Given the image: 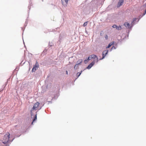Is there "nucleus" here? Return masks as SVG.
<instances>
[{
  "mask_svg": "<svg viewBox=\"0 0 146 146\" xmlns=\"http://www.w3.org/2000/svg\"><path fill=\"white\" fill-rule=\"evenodd\" d=\"M39 104L40 103L38 102H36L34 104L31 111V116L33 115L34 111L38 109Z\"/></svg>",
  "mask_w": 146,
  "mask_h": 146,
  "instance_id": "obj_2",
  "label": "nucleus"
},
{
  "mask_svg": "<svg viewBox=\"0 0 146 146\" xmlns=\"http://www.w3.org/2000/svg\"><path fill=\"white\" fill-rule=\"evenodd\" d=\"M124 25L125 26V27L126 28L129 29V28L130 24L128 23H127V22H125L124 23Z\"/></svg>",
  "mask_w": 146,
  "mask_h": 146,
  "instance_id": "obj_9",
  "label": "nucleus"
},
{
  "mask_svg": "<svg viewBox=\"0 0 146 146\" xmlns=\"http://www.w3.org/2000/svg\"><path fill=\"white\" fill-rule=\"evenodd\" d=\"M84 62L85 63V64L87 62V60H85L84 61Z\"/></svg>",
  "mask_w": 146,
  "mask_h": 146,
  "instance_id": "obj_20",
  "label": "nucleus"
},
{
  "mask_svg": "<svg viewBox=\"0 0 146 146\" xmlns=\"http://www.w3.org/2000/svg\"><path fill=\"white\" fill-rule=\"evenodd\" d=\"M146 13H145H145H143V16Z\"/></svg>",
  "mask_w": 146,
  "mask_h": 146,
  "instance_id": "obj_21",
  "label": "nucleus"
},
{
  "mask_svg": "<svg viewBox=\"0 0 146 146\" xmlns=\"http://www.w3.org/2000/svg\"><path fill=\"white\" fill-rule=\"evenodd\" d=\"M116 29H117L118 30H121V29L122 28L121 26H119V27H117V26Z\"/></svg>",
  "mask_w": 146,
  "mask_h": 146,
  "instance_id": "obj_14",
  "label": "nucleus"
},
{
  "mask_svg": "<svg viewBox=\"0 0 146 146\" xmlns=\"http://www.w3.org/2000/svg\"><path fill=\"white\" fill-rule=\"evenodd\" d=\"M108 50H106L104 51L102 53V58L100 60H102L104 58L106 55L108 54Z\"/></svg>",
  "mask_w": 146,
  "mask_h": 146,
  "instance_id": "obj_5",
  "label": "nucleus"
},
{
  "mask_svg": "<svg viewBox=\"0 0 146 146\" xmlns=\"http://www.w3.org/2000/svg\"><path fill=\"white\" fill-rule=\"evenodd\" d=\"M79 67V65L78 64H76L75 66H74V68L75 70H76Z\"/></svg>",
  "mask_w": 146,
  "mask_h": 146,
  "instance_id": "obj_13",
  "label": "nucleus"
},
{
  "mask_svg": "<svg viewBox=\"0 0 146 146\" xmlns=\"http://www.w3.org/2000/svg\"><path fill=\"white\" fill-rule=\"evenodd\" d=\"M82 62V59H80L79 60L77 61V64L79 65L80 64H81Z\"/></svg>",
  "mask_w": 146,
  "mask_h": 146,
  "instance_id": "obj_11",
  "label": "nucleus"
},
{
  "mask_svg": "<svg viewBox=\"0 0 146 146\" xmlns=\"http://www.w3.org/2000/svg\"><path fill=\"white\" fill-rule=\"evenodd\" d=\"M113 48H115V47L114 46H113L112 48L111 49H113Z\"/></svg>",
  "mask_w": 146,
  "mask_h": 146,
  "instance_id": "obj_23",
  "label": "nucleus"
},
{
  "mask_svg": "<svg viewBox=\"0 0 146 146\" xmlns=\"http://www.w3.org/2000/svg\"><path fill=\"white\" fill-rule=\"evenodd\" d=\"M95 63V60H94L87 67V68L88 69H90L94 65Z\"/></svg>",
  "mask_w": 146,
  "mask_h": 146,
  "instance_id": "obj_8",
  "label": "nucleus"
},
{
  "mask_svg": "<svg viewBox=\"0 0 146 146\" xmlns=\"http://www.w3.org/2000/svg\"><path fill=\"white\" fill-rule=\"evenodd\" d=\"M3 89L0 90V92H1V91H3Z\"/></svg>",
  "mask_w": 146,
  "mask_h": 146,
  "instance_id": "obj_22",
  "label": "nucleus"
},
{
  "mask_svg": "<svg viewBox=\"0 0 146 146\" xmlns=\"http://www.w3.org/2000/svg\"><path fill=\"white\" fill-rule=\"evenodd\" d=\"M69 0H61L62 4L64 6H66Z\"/></svg>",
  "mask_w": 146,
  "mask_h": 146,
  "instance_id": "obj_7",
  "label": "nucleus"
},
{
  "mask_svg": "<svg viewBox=\"0 0 146 146\" xmlns=\"http://www.w3.org/2000/svg\"><path fill=\"white\" fill-rule=\"evenodd\" d=\"M66 73L67 74H68V72L67 71H66Z\"/></svg>",
  "mask_w": 146,
  "mask_h": 146,
  "instance_id": "obj_24",
  "label": "nucleus"
},
{
  "mask_svg": "<svg viewBox=\"0 0 146 146\" xmlns=\"http://www.w3.org/2000/svg\"><path fill=\"white\" fill-rule=\"evenodd\" d=\"M82 72V71H81L80 72H78L76 74V76L78 77L81 74Z\"/></svg>",
  "mask_w": 146,
  "mask_h": 146,
  "instance_id": "obj_15",
  "label": "nucleus"
},
{
  "mask_svg": "<svg viewBox=\"0 0 146 146\" xmlns=\"http://www.w3.org/2000/svg\"><path fill=\"white\" fill-rule=\"evenodd\" d=\"M37 119V114L36 113L35 115V118L33 119V122H32V124H33V123L34 121H35Z\"/></svg>",
  "mask_w": 146,
  "mask_h": 146,
  "instance_id": "obj_12",
  "label": "nucleus"
},
{
  "mask_svg": "<svg viewBox=\"0 0 146 146\" xmlns=\"http://www.w3.org/2000/svg\"><path fill=\"white\" fill-rule=\"evenodd\" d=\"M91 56V58H93L95 60V62H98V58L97 56L95 54H93L90 55Z\"/></svg>",
  "mask_w": 146,
  "mask_h": 146,
  "instance_id": "obj_4",
  "label": "nucleus"
},
{
  "mask_svg": "<svg viewBox=\"0 0 146 146\" xmlns=\"http://www.w3.org/2000/svg\"><path fill=\"white\" fill-rule=\"evenodd\" d=\"M105 38L106 39H107L108 38V36L107 35H105Z\"/></svg>",
  "mask_w": 146,
  "mask_h": 146,
  "instance_id": "obj_19",
  "label": "nucleus"
},
{
  "mask_svg": "<svg viewBox=\"0 0 146 146\" xmlns=\"http://www.w3.org/2000/svg\"><path fill=\"white\" fill-rule=\"evenodd\" d=\"M92 58H91V56H89L88 58V59H87V60H91Z\"/></svg>",
  "mask_w": 146,
  "mask_h": 146,
  "instance_id": "obj_17",
  "label": "nucleus"
},
{
  "mask_svg": "<svg viewBox=\"0 0 146 146\" xmlns=\"http://www.w3.org/2000/svg\"><path fill=\"white\" fill-rule=\"evenodd\" d=\"M117 25H114L112 27L113 28H116L117 27Z\"/></svg>",
  "mask_w": 146,
  "mask_h": 146,
  "instance_id": "obj_18",
  "label": "nucleus"
},
{
  "mask_svg": "<svg viewBox=\"0 0 146 146\" xmlns=\"http://www.w3.org/2000/svg\"><path fill=\"white\" fill-rule=\"evenodd\" d=\"M10 133H7L3 137V140H2L3 143L6 144L9 140Z\"/></svg>",
  "mask_w": 146,
  "mask_h": 146,
  "instance_id": "obj_1",
  "label": "nucleus"
},
{
  "mask_svg": "<svg viewBox=\"0 0 146 146\" xmlns=\"http://www.w3.org/2000/svg\"><path fill=\"white\" fill-rule=\"evenodd\" d=\"M39 65L37 61L36 62L35 64L33 66V67L32 69V71L33 72H35L38 67Z\"/></svg>",
  "mask_w": 146,
  "mask_h": 146,
  "instance_id": "obj_3",
  "label": "nucleus"
},
{
  "mask_svg": "<svg viewBox=\"0 0 146 146\" xmlns=\"http://www.w3.org/2000/svg\"><path fill=\"white\" fill-rule=\"evenodd\" d=\"M87 23H88V22H85L84 24H83V26L84 27H85L86 26H87Z\"/></svg>",
  "mask_w": 146,
  "mask_h": 146,
  "instance_id": "obj_16",
  "label": "nucleus"
},
{
  "mask_svg": "<svg viewBox=\"0 0 146 146\" xmlns=\"http://www.w3.org/2000/svg\"><path fill=\"white\" fill-rule=\"evenodd\" d=\"M145 13H146V10H145Z\"/></svg>",
  "mask_w": 146,
  "mask_h": 146,
  "instance_id": "obj_25",
  "label": "nucleus"
},
{
  "mask_svg": "<svg viewBox=\"0 0 146 146\" xmlns=\"http://www.w3.org/2000/svg\"><path fill=\"white\" fill-rule=\"evenodd\" d=\"M114 44V42H112L109 43L108 46L106 47V48H110L111 45Z\"/></svg>",
  "mask_w": 146,
  "mask_h": 146,
  "instance_id": "obj_10",
  "label": "nucleus"
},
{
  "mask_svg": "<svg viewBox=\"0 0 146 146\" xmlns=\"http://www.w3.org/2000/svg\"><path fill=\"white\" fill-rule=\"evenodd\" d=\"M123 2V0H119L117 5V7L118 8L120 6L122 5Z\"/></svg>",
  "mask_w": 146,
  "mask_h": 146,
  "instance_id": "obj_6",
  "label": "nucleus"
}]
</instances>
